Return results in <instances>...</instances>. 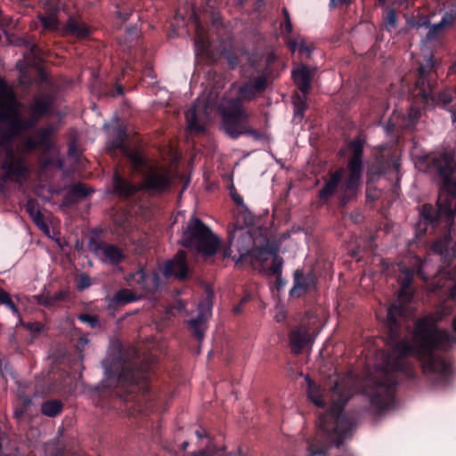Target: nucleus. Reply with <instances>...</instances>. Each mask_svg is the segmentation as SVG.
Wrapping results in <instances>:
<instances>
[{
    "label": "nucleus",
    "instance_id": "obj_49",
    "mask_svg": "<svg viewBox=\"0 0 456 456\" xmlns=\"http://www.w3.org/2000/svg\"><path fill=\"white\" fill-rule=\"evenodd\" d=\"M305 110L306 103L302 99H298L295 102V116H299L302 118Z\"/></svg>",
    "mask_w": 456,
    "mask_h": 456
},
{
    "label": "nucleus",
    "instance_id": "obj_54",
    "mask_svg": "<svg viewBox=\"0 0 456 456\" xmlns=\"http://www.w3.org/2000/svg\"><path fill=\"white\" fill-rule=\"evenodd\" d=\"M229 67L234 69L240 63L239 57L236 54L230 53L227 55Z\"/></svg>",
    "mask_w": 456,
    "mask_h": 456
},
{
    "label": "nucleus",
    "instance_id": "obj_22",
    "mask_svg": "<svg viewBox=\"0 0 456 456\" xmlns=\"http://www.w3.org/2000/svg\"><path fill=\"white\" fill-rule=\"evenodd\" d=\"M343 175V170L338 169L329 174V179L325 181L323 187L319 191L318 197L321 201L327 202L338 189Z\"/></svg>",
    "mask_w": 456,
    "mask_h": 456
},
{
    "label": "nucleus",
    "instance_id": "obj_41",
    "mask_svg": "<svg viewBox=\"0 0 456 456\" xmlns=\"http://www.w3.org/2000/svg\"><path fill=\"white\" fill-rule=\"evenodd\" d=\"M260 248H262V250H264L267 255H271L273 257L280 256L278 254L280 246L276 241L266 240L265 243L260 246Z\"/></svg>",
    "mask_w": 456,
    "mask_h": 456
},
{
    "label": "nucleus",
    "instance_id": "obj_17",
    "mask_svg": "<svg viewBox=\"0 0 456 456\" xmlns=\"http://www.w3.org/2000/svg\"><path fill=\"white\" fill-rule=\"evenodd\" d=\"M315 281L312 273L305 274L303 270L297 269L293 273V287L289 296L293 298H299L308 293L314 287Z\"/></svg>",
    "mask_w": 456,
    "mask_h": 456
},
{
    "label": "nucleus",
    "instance_id": "obj_15",
    "mask_svg": "<svg viewBox=\"0 0 456 456\" xmlns=\"http://www.w3.org/2000/svg\"><path fill=\"white\" fill-rule=\"evenodd\" d=\"M88 248L95 255L102 253V260L112 265H119L126 258L124 252L117 245L101 241L96 237L90 238Z\"/></svg>",
    "mask_w": 456,
    "mask_h": 456
},
{
    "label": "nucleus",
    "instance_id": "obj_16",
    "mask_svg": "<svg viewBox=\"0 0 456 456\" xmlns=\"http://www.w3.org/2000/svg\"><path fill=\"white\" fill-rule=\"evenodd\" d=\"M162 273L167 278L175 277L179 281H185L190 277V270L186 255L179 251L172 259L165 262Z\"/></svg>",
    "mask_w": 456,
    "mask_h": 456
},
{
    "label": "nucleus",
    "instance_id": "obj_37",
    "mask_svg": "<svg viewBox=\"0 0 456 456\" xmlns=\"http://www.w3.org/2000/svg\"><path fill=\"white\" fill-rule=\"evenodd\" d=\"M283 258L281 256L273 257V263L267 270L268 275L280 276L282 274Z\"/></svg>",
    "mask_w": 456,
    "mask_h": 456
},
{
    "label": "nucleus",
    "instance_id": "obj_8",
    "mask_svg": "<svg viewBox=\"0 0 456 456\" xmlns=\"http://www.w3.org/2000/svg\"><path fill=\"white\" fill-rule=\"evenodd\" d=\"M436 72L431 63L419 65L414 91L416 95L420 97L425 103L431 102L435 105L446 106L452 102V92L449 89H444L436 94Z\"/></svg>",
    "mask_w": 456,
    "mask_h": 456
},
{
    "label": "nucleus",
    "instance_id": "obj_53",
    "mask_svg": "<svg viewBox=\"0 0 456 456\" xmlns=\"http://www.w3.org/2000/svg\"><path fill=\"white\" fill-rule=\"evenodd\" d=\"M4 305L9 308L14 315L20 317V311L11 297L4 304Z\"/></svg>",
    "mask_w": 456,
    "mask_h": 456
},
{
    "label": "nucleus",
    "instance_id": "obj_11",
    "mask_svg": "<svg viewBox=\"0 0 456 456\" xmlns=\"http://www.w3.org/2000/svg\"><path fill=\"white\" fill-rule=\"evenodd\" d=\"M214 291L211 288L208 287L205 289V297L199 304L198 314L196 317L186 321L187 328L199 342H202L205 338V331L208 328V321L212 314Z\"/></svg>",
    "mask_w": 456,
    "mask_h": 456
},
{
    "label": "nucleus",
    "instance_id": "obj_32",
    "mask_svg": "<svg viewBox=\"0 0 456 456\" xmlns=\"http://www.w3.org/2000/svg\"><path fill=\"white\" fill-rule=\"evenodd\" d=\"M19 403L14 410V418L17 420L23 419L25 413L32 404V399L24 393H19Z\"/></svg>",
    "mask_w": 456,
    "mask_h": 456
},
{
    "label": "nucleus",
    "instance_id": "obj_55",
    "mask_svg": "<svg viewBox=\"0 0 456 456\" xmlns=\"http://www.w3.org/2000/svg\"><path fill=\"white\" fill-rule=\"evenodd\" d=\"M300 42L297 41V39H289L287 42L288 48L292 52L295 53L299 48Z\"/></svg>",
    "mask_w": 456,
    "mask_h": 456
},
{
    "label": "nucleus",
    "instance_id": "obj_64",
    "mask_svg": "<svg viewBox=\"0 0 456 456\" xmlns=\"http://www.w3.org/2000/svg\"><path fill=\"white\" fill-rule=\"evenodd\" d=\"M118 17H119L123 21H126V20L129 19V17H130L131 13H130L129 12H126H126L118 11Z\"/></svg>",
    "mask_w": 456,
    "mask_h": 456
},
{
    "label": "nucleus",
    "instance_id": "obj_34",
    "mask_svg": "<svg viewBox=\"0 0 456 456\" xmlns=\"http://www.w3.org/2000/svg\"><path fill=\"white\" fill-rule=\"evenodd\" d=\"M256 95V93L254 92L251 86H249L248 83H245L239 88L237 96L231 100H238L240 104H243L244 102H251Z\"/></svg>",
    "mask_w": 456,
    "mask_h": 456
},
{
    "label": "nucleus",
    "instance_id": "obj_43",
    "mask_svg": "<svg viewBox=\"0 0 456 456\" xmlns=\"http://www.w3.org/2000/svg\"><path fill=\"white\" fill-rule=\"evenodd\" d=\"M20 324L31 333L37 335L39 334L44 330V324L39 322H22L20 321Z\"/></svg>",
    "mask_w": 456,
    "mask_h": 456
},
{
    "label": "nucleus",
    "instance_id": "obj_6",
    "mask_svg": "<svg viewBox=\"0 0 456 456\" xmlns=\"http://www.w3.org/2000/svg\"><path fill=\"white\" fill-rule=\"evenodd\" d=\"M182 245L205 256H213L220 248L221 240L200 218L192 216L183 230Z\"/></svg>",
    "mask_w": 456,
    "mask_h": 456
},
{
    "label": "nucleus",
    "instance_id": "obj_26",
    "mask_svg": "<svg viewBox=\"0 0 456 456\" xmlns=\"http://www.w3.org/2000/svg\"><path fill=\"white\" fill-rule=\"evenodd\" d=\"M198 107L194 104L185 112V119L188 128L191 132L202 133L205 126L200 123L198 116Z\"/></svg>",
    "mask_w": 456,
    "mask_h": 456
},
{
    "label": "nucleus",
    "instance_id": "obj_60",
    "mask_svg": "<svg viewBox=\"0 0 456 456\" xmlns=\"http://www.w3.org/2000/svg\"><path fill=\"white\" fill-rule=\"evenodd\" d=\"M11 297L10 294L0 288V304L4 305Z\"/></svg>",
    "mask_w": 456,
    "mask_h": 456
},
{
    "label": "nucleus",
    "instance_id": "obj_38",
    "mask_svg": "<svg viewBox=\"0 0 456 456\" xmlns=\"http://www.w3.org/2000/svg\"><path fill=\"white\" fill-rule=\"evenodd\" d=\"M77 320L83 323L87 324L91 329H100L101 322L99 321L98 316L92 315L89 314H80L77 316Z\"/></svg>",
    "mask_w": 456,
    "mask_h": 456
},
{
    "label": "nucleus",
    "instance_id": "obj_59",
    "mask_svg": "<svg viewBox=\"0 0 456 456\" xmlns=\"http://www.w3.org/2000/svg\"><path fill=\"white\" fill-rule=\"evenodd\" d=\"M349 3L350 0H330V6L331 8H336L343 4H348Z\"/></svg>",
    "mask_w": 456,
    "mask_h": 456
},
{
    "label": "nucleus",
    "instance_id": "obj_52",
    "mask_svg": "<svg viewBox=\"0 0 456 456\" xmlns=\"http://www.w3.org/2000/svg\"><path fill=\"white\" fill-rule=\"evenodd\" d=\"M4 305L9 308L14 315L20 317V311L11 297L4 304Z\"/></svg>",
    "mask_w": 456,
    "mask_h": 456
},
{
    "label": "nucleus",
    "instance_id": "obj_19",
    "mask_svg": "<svg viewBox=\"0 0 456 456\" xmlns=\"http://www.w3.org/2000/svg\"><path fill=\"white\" fill-rule=\"evenodd\" d=\"M291 350L294 354H298L308 345H311L314 338L310 333V328L300 326L290 330L289 335Z\"/></svg>",
    "mask_w": 456,
    "mask_h": 456
},
{
    "label": "nucleus",
    "instance_id": "obj_27",
    "mask_svg": "<svg viewBox=\"0 0 456 456\" xmlns=\"http://www.w3.org/2000/svg\"><path fill=\"white\" fill-rule=\"evenodd\" d=\"M131 166L137 173H146L152 167L148 163L146 158L137 151H133L128 154Z\"/></svg>",
    "mask_w": 456,
    "mask_h": 456
},
{
    "label": "nucleus",
    "instance_id": "obj_10",
    "mask_svg": "<svg viewBox=\"0 0 456 456\" xmlns=\"http://www.w3.org/2000/svg\"><path fill=\"white\" fill-rule=\"evenodd\" d=\"M399 163L385 145L374 148L373 158L367 167V183L377 182L382 175L392 169L397 170Z\"/></svg>",
    "mask_w": 456,
    "mask_h": 456
},
{
    "label": "nucleus",
    "instance_id": "obj_14",
    "mask_svg": "<svg viewBox=\"0 0 456 456\" xmlns=\"http://www.w3.org/2000/svg\"><path fill=\"white\" fill-rule=\"evenodd\" d=\"M126 281L129 285H137L144 295L155 293L161 283L159 273L157 271H147L143 267L130 273L126 277Z\"/></svg>",
    "mask_w": 456,
    "mask_h": 456
},
{
    "label": "nucleus",
    "instance_id": "obj_56",
    "mask_svg": "<svg viewBox=\"0 0 456 456\" xmlns=\"http://www.w3.org/2000/svg\"><path fill=\"white\" fill-rule=\"evenodd\" d=\"M26 144L31 150L40 149L39 144H37L36 136H34V138H28L26 142Z\"/></svg>",
    "mask_w": 456,
    "mask_h": 456
},
{
    "label": "nucleus",
    "instance_id": "obj_62",
    "mask_svg": "<svg viewBox=\"0 0 456 456\" xmlns=\"http://www.w3.org/2000/svg\"><path fill=\"white\" fill-rule=\"evenodd\" d=\"M448 297H449V298H451L452 300H456V281L452 282V285L449 290Z\"/></svg>",
    "mask_w": 456,
    "mask_h": 456
},
{
    "label": "nucleus",
    "instance_id": "obj_7",
    "mask_svg": "<svg viewBox=\"0 0 456 456\" xmlns=\"http://www.w3.org/2000/svg\"><path fill=\"white\" fill-rule=\"evenodd\" d=\"M365 139L358 135L348 142L350 158L347 162L348 175L340 186L341 203L349 202L355 197L361 185L363 171V148Z\"/></svg>",
    "mask_w": 456,
    "mask_h": 456
},
{
    "label": "nucleus",
    "instance_id": "obj_61",
    "mask_svg": "<svg viewBox=\"0 0 456 456\" xmlns=\"http://www.w3.org/2000/svg\"><path fill=\"white\" fill-rule=\"evenodd\" d=\"M275 277H276L275 287L278 290H280L282 287L285 286L286 281L283 280L281 274H280V276H275Z\"/></svg>",
    "mask_w": 456,
    "mask_h": 456
},
{
    "label": "nucleus",
    "instance_id": "obj_2",
    "mask_svg": "<svg viewBox=\"0 0 456 456\" xmlns=\"http://www.w3.org/2000/svg\"><path fill=\"white\" fill-rule=\"evenodd\" d=\"M428 167L442 179V186L436 205L422 204L418 208L419 221L415 224V232L421 238L428 232H433L443 223L451 227L456 214V179L452 175L456 168L454 156L444 152L428 158Z\"/></svg>",
    "mask_w": 456,
    "mask_h": 456
},
{
    "label": "nucleus",
    "instance_id": "obj_39",
    "mask_svg": "<svg viewBox=\"0 0 456 456\" xmlns=\"http://www.w3.org/2000/svg\"><path fill=\"white\" fill-rule=\"evenodd\" d=\"M195 44L197 47L200 48L202 51H206L209 47V41L200 26H197V35L195 38Z\"/></svg>",
    "mask_w": 456,
    "mask_h": 456
},
{
    "label": "nucleus",
    "instance_id": "obj_29",
    "mask_svg": "<svg viewBox=\"0 0 456 456\" xmlns=\"http://www.w3.org/2000/svg\"><path fill=\"white\" fill-rule=\"evenodd\" d=\"M382 23L387 32H392L398 27L397 14L394 8L386 5L382 13Z\"/></svg>",
    "mask_w": 456,
    "mask_h": 456
},
{
    "label": "nucleus",
    "instance_id": "obj_36",
    "mask_svg": "<svg viewBox=\"0 0 456 456\" xmlns=\"http://www.w3.org/2000/svg\"><path fill=\"white\" fill-rule=\"evenodd\" d=\"M248 85L251 86L254 92L258 94L263 93L267 88L268 80L265 76H258L252 81L248 82Z\"/></svg>",
    "mask_w": 456,
    "mask_h": 456
},
{
    "label": "nucleus",
    "instance_id": "obj_48",
    "mask_svg": "<svg viewBox=\"0 0 456 456\" xmlns=\"http://www.w3.org/2000/svg\"><path fill=\"white\" fill-rule=\"evenodd\" d=\"M37 303L45 307H53L55 305L52 296L41 295L37 297Z\"/></svg>",
    "mask_w": 456,
    "mask_h": 456
},
{
    "label": "nucleus",
    "instance_id": "obj_5",
    "mask_svg": "<svg viewBox=\"0 0 456 456\" xmlns=\"http://www.w3.org/2000/svg\"><path fill=\"white\" fill-rule=\"evenodd\" d=\"M171 185V178L167 171L159 168H150L143 175L141 185H136L122 177L118 173L113 176L114 191L119 197L128 198L140 191L155 194L165 192Z\"/></svg>",
    "mask_w": 456,
    "mask_h": 456
},
{
    "label": "nucleus",
    "instance_id": "obj_58",
    "mask_svg": "<svg viewBox=\"0 0 456 456\" xmlns=\"http://www.w3.org/2000/svg\"><path fill=\"white\" fill-rule=\"evenodd\" d=\"M88 344V339L86 338H80L77 342V345H76V348L77 350L78 351H83L85 346Z\"/></svg>",
    "mask_w": 456,
    "mask_h": 456
},
{
    "label": "nucleus",
    "instance_id": "obj_4",
    "mask_svg": "<svg viewBox=\"0 0 456 456\" xmlns=\"http://www.w3.org/2000/svg\"><path fill=\"white\" fill-rule=\"evenodd\" d=\"M107 387L124 402H134L140 405L148 399L151 370L148 365L127 362L122 357L110 361L105 367Z\"/></svg>",
    "mask_w": 456,
    "mask_h": 456
},
{
    "label": "nucleus",
    "instance_id": "obj_47",
    "mask_svg": "<svg viewBox=\"0 0 456 456\" xmlns=\"http://www.w3.org/2000/svg\"><path fill=\"white\" fill-rule=\"evenodd\" d=\"M91 285V279L87 275H81L77 282V287L79 290H84L90 287Z\"/></svg>",
    "mask_w": 456,
    "mask_h": 456
},
{
    "label": "nucleus",
    "instance_id": "obj_57",
    "mask_svg": "<svg viewBox=\"0 0 456 456\" xmlns=\"http://www.w3.org/2000/svg\"><path fill=\"white\" fill-rule=\"evenodd\" d=\"M52 297H53L54 304L56 305L57 303L64 300V298L66 297V293L63 291H58V292L54 293Z\"/></svg>",
    "mask_w": 456,
    "mask_h": 456
},
{
    "label": "nucleus",
    "instance_id": "obj_24",
    "mask_svg": "<svg viewBox=\"0 0 456 456\" xmlns=\"http://www.w3.org/2000/svg\"><path fill=\"white\" fill-rule=\"evenodd\" d=\"M306 381L308 399L316 406L324 407L325 401L323 399V392L322 387L309 378H306Z\"/></svg>",
    "mask_w": 456,
    "mask_h": 456
},
{
    "label": "nucleus",
    "instance_id": "obj_28",
    "mask_svg": "<svg viewBox=\"0 0 456 456\" xmlns=\"http://www.w3.org/2000/svg\"><path fill=\"white\" fill-rule=\"evenodd\" d=\"M127 137L126 131L124 128L118 127L113 131L111 138L108 142V148L110 151H126L125 144Z\"/></svg>",
    "mask_w": 456,
    "mask_h": 456
},
{
    "label": "nucleus",
    "instance_id": "obj_9",
    "mask_svg": "<svg viewBox=\"0 0 456 456\" xmlns=\"http://www.w3.org/2000/svg\"><path fill=\"white\" fill-rule=\"evenodd\" d=\"M224 130L232 139L241 136V131L245 128L250 118L244 104L238 100H228L226 104L220 108Z\"/></svg>",
    "mask_w": 456,
    "mask_h": 456
},
{
    "label": "nucleus",
    "instance_id": "obj_31",
    "mask_svg": "<svg viewBox=\"0 0 456 456\" xmlns=\"http://www.w3.org/2000/svg\"><path fill=\"white\" fill-rule=\"evenodd\" d=\"M63 409V404L60 400H47L41 405V412L47 416L54 418L58 416Z\"/></svg>",
    "mask_w": 456,
    "mask_h": 456
},
{
    "label": "nucleus",
    "instance_id": "obj_12",
    "mask_svg": "<svg viewBox=\"0 0 456 456\" xmlns=\"http://www.w3.org/2000/svg\"><path fill=\"white\" fill-rule=\"evenodd\" d=\"M239 257L233 258L237 266L244 265H254L256 263L263 265L267 260V254L260 247H255V241L249 232H243L237 240Z\"/></svg>",
    "mask_w": 456,
    "mask_h": 456
},
{
    "label": "nucleus",
    "instance_id": "obj_20",
    "mask_svg": "<svg viewBox=\"0 0 456 456\" xmlns=\"http://www.w3.org/2000/svg\"><path fill=\"white\" fill-rule=\"evenodd\" d=\"M419 116V111L414 108H411L406 116L403 115L401 117V121L396 120L399 116H397L395 113H393L388 122V127L391 130H411L418 123Z\"/></svg>",
    "mask_w": 456,
    "mask_h": 456
},
{
    "label": "nucleus",
    "instance_id": "obj_18",
    "mask_svg": "<svg viewBox=\"0 0 456 456\" xmlns=\"http://www.w3.org/2000/svg\"><path fill=\"white\" fill-rule=\"evenodd\" d=\"M315 69H311L305 64H301L291 72L292 78L303 94H307L312 89V80L314 77Z\"/></svg>",
    "mask_w": 456,
    "mask_h": 456
},
{
    "label": "nucleus",
    "instance_id": "obj_1",
    "mask_svg": "<svg viewBox=\"0 0 456 456\" xmlns=\"http://www.w3.org/2000/svg\"><path fill=\"white\" fill-rule=\"evenodd\" d=\"M409 316L408 307L402 303H394L387 309V339L391 352L387 361V372L375 382L370 394V407L376 414L382 413L395 402L398 384L395 374H401L410 381L419 379L412 357L419 362L422 374L433 384H444L451 376V362L441 353L448 351L456 343V338L438 329L436 322L426 316L415 322L413 345L407 338H402Z\"/></svg>",
    "mask_w": 456,
    "mask_h": 456
},
{
    "label": "nucleus",
    "instance_id": "obj_3",
    "mask_svg": "<svg viewBox=\"0 0 456 456\" xmlns=\"http://www.w3.org/2000/svg\"><path fill=\"white\" fill-rule=\"evenodd\" d=\"M53 104V98L50 94H44L34 98L28 106L29 116L23 118L17 110L15 103H12L4 120L0 125V151L6 157L7 151H11L13 157V163H20L24 168L21 176L27 179L29 168L27 159L22 155L16 153L12 148L13 141L23 132L34 128L39 120L51 112Z\"/></svg>",
    "mask_w": 456,
    "mask_h": 456
},
{
    "label": "nucleus",
    "instance_id": "obj_33",
    "mask_svg": "<svg viewBox=\"0 0 456 456\" xmlns=\"http://www.w3.org/2000/svg\"><path fill=\"white\" fill-rule=\"evenodd\" d=\"M41 25L45 30L54 32L59 28V20L56 12H51L47 15L38 14L37 16Z\"/></svg>",
    "mask_w": 456,
    "mask_h": 456
},
{
    "label": "nucleus",
    "instance_id": "obj_50",
    "mask_svg": "<svg viewBox=\"0 0 456 456\" xmlns=\"http://www.w3.org/2000/svg\"><path fill=\"white\" fill-rule=\"evenodd\" d=\"M314 47L311 45L306 44L304 39L300 40L298 52L299 53H305L306 56H309L311 53L313 52Z\"/></svg>",
    "mask_w": 456,
    "mask_h": 456
},
{
    "label": "nucleus",
    "instance_id": "obj_46",
    "mask_svg": "<svg viewBox=\"0 0 456 456\" xmlns=\"http://www.w3.org/2000/svg\"><path fill=\"white\" fill-rule=\"evenodd\" d=\"M244 134L249 135L256 141L262 140L264 138V135L260 131L248 126V124L245 126V128L241 131V135H244Z\"/></svg>",
    "mask_w": 456,
    "mask_h": 456
},
{
    "label": "nucleus",
    "instance_id": "obj_44",
    "mask_svg": "<svg viewBox=\"0 0 456 456\" xmlns=\"http://www.w3.org/2000/svg\"><path fill=\"white\" fill-rule=\"evenodd\" d=\"M26 212L28 214L29 217L33 216L35 214L41 212L39 210V204L37 200L34 199H28L25 205Z\"/></svg>",
    "mask_w": 456,
    "mask_h": 456
},
{
    "label": "nucleus",
    "instance_id": "obj_40",
    "mask_svg": "<svg viewBox=\"0 0 456 456\" xmlns=\"http://www.w3.org/2000/svg\"><path fill=\"white\" fill-rule=\"evenodd\" d=\"M409 26L416 28H428L430 26V20L428 16H419L417 19L413 18L408 20Z\"/></svg>",
    "mask_w": 456,
    "mask_h": 456
},
{
    "label": "nucleus",
    "instance_id": "obj_42",
    "mask_svg": "<svg viewBox=\"0 0 456 456\" xmlns=\"http://www.w3.org/2000/svg\"><path fill=\"white\" fill-rule=\"evenodd\" d=\"M33 221V223L36 224V226L40 229L41 231L45 232H49V226L45 221L44 216L41 212L35 214L33 216L30 217Z\"/></svg>",
    "mask_w": 456,
    "mask_h": 456
},
{
    "label": "nucleus",
    "instance_id": "obj_25",
    "mask_svg": "<svg viewBox=\"0 0 456 456\" xmlns=\"http://www.w3.org/2000/svg\"><path fill=\"white\" fill-rule=\"evenodd\" d=\"M53 134V129L51 126L40 127L37 130L35 136L41 150L48 151L52 149L53 145L52 142Z\"/></svg>",
    "mask_w": 456,
    "mask_h": 456
},
{
    "label": "nucleus",
    "instance_id": "obj_13",
    "mask_svg": "<svg viewBox=\"0 0 456 456\" xmlns=\"http://www.w3.org/2000/svg\"><path fill=\"white\" fill-rule=\"evenodd\" d=\"M423 263L419 257H416L413 267H400V273L397 281L400 285L398 292L399 300L410 302L413 297V289L411 288L413 278L418 275L423 278L422 273Z\"/></svg>",
    "mask_w": 456,
    "mask_h": 456
},
{
    "label": "nucleus",
    "instance_id": "obj_30",
    "mask_svg": "<svg viewBox=\"0 0 456 456\" xmlns=\"http://www.w3.org/2000/svg\"><path fill=\"white\" fill-rule=\"evenodd\" d=\"M141 298L135 292L129 289H120L118 290L114 297L113 301L118 305H126L132 302H135Z\"/></svg>",
    "mask_w": 456,
    "mask_h": 456
},
{
    "label": "nucleus",
    "instance_id": "obj_23",
    "mask_svg": "<svg viewBox=\"0 0 456 456\" xmlns=\"http://www.w3.org/2000/svg\"><path fill=\"white\" fill-rule=\"evenodd\" d=\"M66 31L79 39H85L91 34V28L86 23L71 17L67 21Z\"/></svg>",
    "mask_w": 456,
    "mask_h": 456
},
{
    "label": "nucleus",
    "instance_id": "obj_21",
    "mask_svg": "<svg viewBox=\"0 0 456 456\" xmlns=\"http://www.w3.org/2000/svg\"><path fill=\"white\" fill-rule=\"evenodd\" d=\"M454 20L455 16L452 12H445L438 23L430 24L426 40L431 42L442 38L445 31L453 25Z\"/></svg>",
    "mask_w": 456,
    "mask_h": 456
},
{
    "label": "nucleus",
    "instance_id": "obj_51",
    "mask_svg": "<svg viewBox=\"0 0 456 456\" xmlns=\"http://www.w3.org/2000/svg\"><path fill=\"white\" fill-rule=\"evenodd\" d=\"M4 305L9 308L14 315L20 317V311L11 297L4 304Z\"/></svg>",
    "mask_w": 456,
    "mask_h": 456
},
{
    "label": "nucleus",
    "instance_id": "obj_35",
    "mask_svg": "<svg viewBox=\"0 0 456 456\" xmlns=\"http://www.w3.org/2000/svg\"><path fill=\"white\" fill-rule=\"evenodd\" d=\"M92 191L88 190V188L81 183H75L74 185H72V187L70 188L69 191V196H72V197H76V198H79V199H84L86 197H87L88 195H90Z\"/></svg>",
    "mask_w": 456,
    "mask_h": 456
},
{
    "label": "nucleus",
    "instance_id": "obj_45",
    "mask_svg": "<svg viewBox=\"0 0 456 456\" xmlns=\"http://www.w3.org/2000/svg\"><path fill=\"white\" fill-rule=\"evenodd\" d=\"M431 249L434 253L438 254L440 256L444 255L448 250V244L444 240H436L432 246Z\"/></svg>",
    "mask_w": 456,
    "mask_h": 456
},
{
    "label": "nucleus",
    "instance_id": "obj_63",
    "mask_svg": "<svg viewBox=\"0 0 456 456\" xmlns=\"http://www.w3.org/2000/svg\"><path fill=\"white\" fill-rule=\"evenodd\" d=\"M232 198L237 205H241L243 203L242 197L240 196L237 192H232Z\"/></svg>",
    "mask_w": 456,
    "mask_h": 456
}]
</instances>
